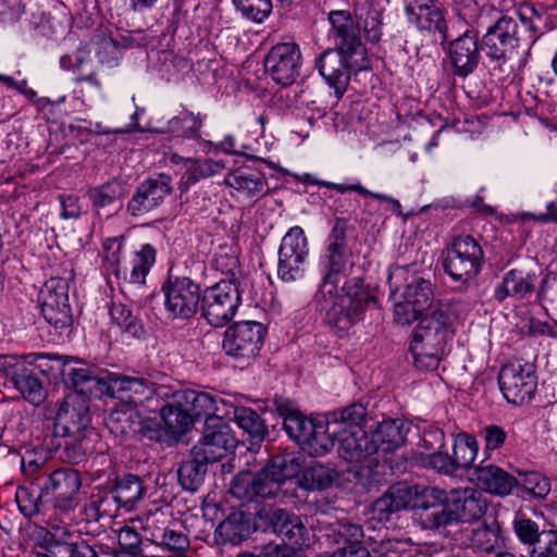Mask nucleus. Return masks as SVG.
I'll use <instances>...</instances> for the list:
<instances>
[{
    "label": "nucleus",
    "mask_w": 557,
    "mask_h": 557,
    "mask_svg": "<svg viewBox=\"0 0 557 557\" xmlns=\"http://www.w3.org/2000/svg\"><path fill=\"white\" fill-rule=\"evenodd\" d=\"M535 282L534 273L517 269L510 270L495 288L494 297L500 302L507 297L523 298L533 290Z\"/></svg>",
    "instance_id": "obj_37"
},
{
    "label": "nucleus",
    "mask_w": 557,
    "mask_h": 557,
    "mask_svg": "<svg viewBox=\"0 0 557 557\" xmlns=\"http://www.w3.org/2000/svg\"><path fill=\"white\" fill-rule=\"evenodd\" d=\"M15 499L21 513L26 518H33L41 512V507L46 503L41 496V486L39 494H35L29 488L20 486L16 490Z\"/></svg>",
    "instance_id": "obj_57"
},
{
    "label": "nucleus",
    "mask_w": 557,
    "mask_h": 557,
    "mask_svg": "<svg viewBox=\"0 0 557 557\" xmlns=\"http://www.w3.org/2000/svg\"><path fill=\"white\" fill-rule=\"evenodd\" d=\"M481 42L478 34L467 29L448 45V55L454 72L459 77H467L478 67L481 59Z\"/></svg>",
    "instance_id": "obj_25"
},
{
    "label": "nucleus",
    "mask_w": 557,
    "mask_h": 557,
    "mask_svg": "<svg viewBox=\"0 0 557 557\" xmlns=\"http://www.w3.org/2000/svg\"><path fill=\"white\" fill-rule=\"evenodd\" d=\"M225 168L223 161H215L212 159L191 158L185 161V171L178 182V189L181 193H186L191 186L201 180L211 177L221 173Z\"/></svg>",
    "instance_id": "obj_40"
},
{
    "label": "nucleus",
    "mask_w": 557,
    "mask_h": 557,
    "mask_svg": "<svg viewBox=\"0 0 557 557\" xmlns=\"http://www.w3.org/2000/svg\"><path fill=\"white\" fill-rule=\"evenodd\" d=\"M138 414L133 407L112 409L106 418V424L115 436H125L137 432Z\"/></svg>",
    "instance_id": "obj_49"
},
{
    "label": "nucleus",
    "mask_w": 557,
    "mask_h": 557,
    "mask_svg": "<svg viewBox=\"0 0 557 557\" xmlns=\"http://www.w3.org/2000/svg\"><path fill=\"white\" fill-rule=\"evenodd\" d=\"M172 191V177L170 175L160 173L148 177L136 187L127 202L126 211L134 218L146 215L160 207Z\"/></svg>",
    "instance_id": "obj_19"
},
{
    "label": "nucleus",
    "mask_w": 557,
    "mask_h": 557,
    "mask_svg": "<svg viewBox=\"0 0 557 557\" xmlns=\"http://www.w3.org/2000/svg\"><path fill=\"white\" fill-rule=\"evenodd\" d=\"M106 394L132 407L143 405L153 396L161 399L168 398L170 387L156 384L143 376H121L110 373Z\"/></svg>",
    "instance_id": "obj_14"
},
{
    "label": "nucleus",
    "mask_w": 557,
    "mask_h": 557,
    "mask_svg": "<svg viewBox=\"0 0 557 557\" xmlns=\"http://www.w3.org/2000/svg\"><path fill=\"white\" fill-rule=\"evenodd\" d=\"M178 399H182L183 405L188 409L193 423L201 418L208 421L209 418L219 417L215 413L218 411L216 400L209 393L194 389L178 391Z\"/></svg>",
    "instance_id": "obj_42"
},
{
    "label": "nucleus",
    "mask_w": 557,
    "mask_h": 557,
    "mask_svg": "<svg viewBox=\"0 0 557 557\" xmlns=\"http://www.w3.org/2000/svg\"><path fill=\"white\" fill-rule=\"evenodd\" d=\"M265 335L267 327L260 322H235L224 332L222 350L235 361L249 364L259 355Z\"/></svg>",
    "instance_id": "obj_8"
},
{
    "label": "nucleus",
    "mask_w": 557,
    "mask_h": 557,
    "mask_svg": "<svg viewBox=\"0 0 557 557\" xmlns=\"http://www.w3.org/2000/svg\"><path fill=\"white\" fill-rule=\"evenodd\" d=\"M302 468V460L295 454L273 456L258 472H240L231 482L230 492L243 502L255 498L274 499L283 504L302 503L295 476Z\"/></svg>",
    "instance_id": "obj_2"
},
{
    "label": "nucleus",
    "mask_w": 557,
    "mask_h": 557,
    "mask_svg": "<svg viewBox=\"0 0 557 557\" xmlns=\"http://www.w3.org/2000/svg\"><path fill=\"white\" fill-rule=\"evenodd\" d=\"M92 48L101 64L117 65V61L121 58V47L117 41L112 38H101L92 45Z\"/></svg>",
    "instance_id": "obj_60"
},
{
    "label": "nucleus",
    "mask_w": 557,
    "mask_h": 557,
    "mask_svg": "<svg viewBox=\"0 0 557 557\" xmlns=\"http://www.w3.org/2000/svg\"><path fill=\"white\" fill-rule=\"evenodd\" d=\"M40 549L34 557H100L97 546L85 540L73 542L49 532L44 536Z\"/></svg>",
    "instance_id": "obj_29"
},
{
    "label": "nucleus",
    "mask_w": 557,
    "mask_h": 557,
    "mask_svg": "<svg viewBox=\"0 0 557 557\" xmlns=\"http://www.w3.org/2000/svg\"><path fill=\"white\" fill-rule=\"evenodd\" d=\"M472 480L481 490L498 496L509 495L517 485V478L500 467L484 461L475 467Z\"/></svg>",
    "instance_id": "obj_30"
},
{
    "label": "nucleus",
    "mask_w": 557,
    "mask_h": 557,
    "mask_svg": "<svg viewBox=\"0 0 557 557\" xmlns=\"http://www.w3.org/2000/svg\"><path fill=\"white\" fill-rule=\"evenodd\" d=\"M300 50L295 42L277 44L268 53L264 67L272 79L282 86H288L299 75Z\"/></svg>",
    "instance_id": "obj_21"
},
{
    "label": "nucleus",
    "mask_w": 557,
    "mask_h": 557,
    "mask_svg": "<svg viewBox=\"0 0 557 557\" xmlns=\"http://www.w3.org/2000/svg\"><path fill=\"white\" fill-rule=\"evenodd\" d=\"M515 487H520L522 498L537 502L545 499L552 490L549 479L536 471L519 472Z\"/></svg>",
    "instance_id": "obj_45"
},
{
    "label": "nucleus",
    "mask_w": 557,
    "mask_h": 557,
    "mask_svg": "<svg viewBox=\"0 0 557 557\" xmlns=\"http://www.w3.org/2000/svg\"><path fill=\"white\" fill-rule=\"evenodd\" d=\"M236 444L230 425L221 417H213L205 421L203 436L193 448L196 455H202L210 462H215L231 453Z\"/></svg>",
    "instance_id": "obj_20"
},
{
    "label": "nucleus",
    "mask_w": 557,
    "mask_h": 557,
    "mask_svg": "<svg viewBox=\"0 0 557 557\" xmlns=\"http://www.w3.org/2000/svg\"><path fill=\"white\" fill-rule=\"evenodd\" d=\"M329 21L336 48L324 50L315 60V67L334 89L336 98L341 99L349 84L351 71L367 67V52L349 11H331Z\"/></svg>",
    "instance_id": "obj_1"
},
{
    "label": "nucleus",
    "mask_w": 557,
    "mask_h": 557,
    "mask_svg": "<svg viewBox=\"0 0 557 557\" xmlns=\"http://www.w3.org/2000/svg\"><path fill=\"white\" fill-rule=\"evenodd\" d=\"M451 337L450 319L445 309L440 307L423 315L409 345L414 366L426 371L437 369Z\"/></svg>",
    "instance_id": "obj_6"
},
{
    "label": "nucleus",
    "mask_w": 557,
    "mask_h": 557,
    "mask_svg": "<svg viewBox=\"0 0 557 557\" xmlns=\"http://www.w3.org/2000/svg\"><path fill=\"white\" fill-rule=\"evenodd\" d=\"M112 322L121 330L122 333L133 338L145 337L147 331L138 312H134L132 308L122 302H112L110 308Z\"/></svg>",
    "instance_id": "obj_44"
},
{
    "label": "nucleus",
    "mask_w": 557,
    "mask_h": 557,
    "mask_svg": "<svg viewBox=\"0 0 557 557\" xmlns=\"http://www.w3.org/2000/svg\"><path fill=\"white\" fill-rule=\"evenodd\" d=\"M90 400L81 394H69L59 404L52 419V430L45 437L48 449L61 459L79 463L94 451Z\"/></svg>",
    "instance_id": "obj_3"
},
{
    "label": "nucleus",
    "mask_w": 557,
    "mask_h": 557,
    "mask_svg": "<svg viewBox=\"0 0 557 557\" xmlns=\"http://www.w3.org/2000/svg\"><path fill=\"white\" fill-rule=\"evenodd\" d=\"M82 478L77 470L62 467L47 473L41 484V496L60 512H67L78 504Z\"/></svg>",
    "instance_id": "obj_13"
},
{
    "label": "nucleus",
    "mask_w": 557,
    "mask_h": 557,
    "mask_svg": "<svg viewBox=\"0 0 557 557\" xmlns=\"http://www.w3.org/2000/svg\"><path fill=\"white\" fill-rule=\"evenodd\" d=\"M201 125L202 121L199 115H195L191 112H184L178 116L172 117L168 123V127L160 132L177 133L180 136L186 138H199Z\"/></svg>",
    "instance_id": "obj_52"
},
{
    "label": "nucleus",
    "mask_w": 557,
    "mask_h": 557,
    "mask_svg": "<svg viewBox=\"0 0 557 557\" xmlns=\"http://www.w3.org/2000/svg\"><path fill=\"white\" fill-rule=\"evenodd\" d=\"M424 462L442 474L453 475L457 472L451 456L441 450L428 455Z\"/></svg>",
    "instance_id": "obj_63"
},
{
    "label": "nucleus",
    "mask_w": 557,
    "mask_h": 557,
    "mask_svg": "<svg viewBox=\"0 0 557 557\" xmlns=\"http://www.w3.org/2000/svg\"><path fill=\"white\" fill-rule=\"evenodd\" d=\"M224 183L247 198L260 197L267 193L268 188L265 177L260 172L248 169H237L228 173Z\"/></svg>",
    "instance_id": "obj_38"
},
{
    "label": "nucleus",
    "mask_w": 557,
    "mask_h": 557,
    "mask_svg": "<svg viewBox=\"0 0 557 557\" xmlns=\"http://www.w3.org/2000/svg\"><path fill=\"white\" fill-rule=\"evenodd\" d=\"M338 434L339 429L330 418H326V421H318L301 449L312 457L325 456L333 449Z\"/></svg>",
    "instance_id": "obj_35"
},
{
    "label": "nucleus",
    "mask_w": 557,
    "mask_h": 557,
    "mask_svg": "<svg viewBox=\"0 0 557 557\" xmlns=\"http://www.w3.org/2000/svg\"><path fill=\"white\" fill-rule=\"evenodd\" d=\"M240 305L237 284L231 280H222L201 294V315L207 322L219 327L233 319Z\"/></svg>",
    "instance_id": "obj_10"
},
{
    "label": "nucleus",
    "mask_w": 557,
    "mask_h": 557,
    "mask_svg": "<svg viewBox=\"0 0 557 557\" xmlns=\"http://www.w3.org/2000/svg\"><path fill=\"white\" fill-rule=\"evenodd\" d=\"M235 9L240 15L253 23H262L265 21L272 10V0H232Z\"/></svg>",
    "instance_id": "obj_54"
},
{
    "label": "nucleus",
    "mask_w": 557,
    "mask_h": 557,
    "mask_svg": "<svg viewBox=\"0 0 557 557\" xmlns=\"http://www.w3.org/2000/svg\"><path fill=\"white\" fill-rule=\"evenodd\" d=\"M153 544L170 552H181L187 550L190 542L188 536L178 529L177 522L174 521V523L158 539V542H154Z\"/></svg>",
    "instance_id": "obj_58"
},
{
    "label": "nucleus",
    "mask_w": 557,
    "mask_h": 557,
    "mask_svg": "<svg viewBox=\"0 0 557 557\" xmlns=\"http://www.w3.org/2000/svg\"><path fill=\"white\" fill-rule=\"evenodd\" d=\"M21 471L30 484H35L40 479L45 481L47 473H50L45 461H39L29 453L21 458Z\"/></svg>",
    "instance_id": "obj_61"
},
{
    "label": "nucleus",
    "mask_w": 557,
    "mask_h": 557,
    "mask_svg": "<svg viewBox=\"0 0 557 557\" xmlns=\"http://www.w3.org/2000/svg\"><path fill=\"white\" fill-rule=\"evenodd\" d=\"M470 544L475 550L487 554L502 548L503 536L498 521L493 517L485 518L482 524L472 530Z\"/></svg>",
    "instance_id": "obj_41"
},
{
    "label": "nucleus",
    "mask_w": 557,
    "mask_h": 557,
    "mask_svg": "<svg viewBox=\"0 0 557 557\" xmlns=\"http://www.w3.org/2000/svg\"><path fill=\"white\" fill-rule=\"evenodd\" d=\"M518 44V23L512 17L504 15L488 27L482 37L481 48L491 61L493 70L500 71Z\"/></svg>",
    "instance_id": "obj_16"
},
{
    "label": "nucleus",
    "mask_w": 557,
    "mask_h": 557,
    "mask_svg": "<svg viewBox=\"0 0 557 557\" xmlns=\"http://www.w3.org/2000/svg\"><path fill=\"white\" fill-rule=\"evenodd\" d=\"M317 423L318 421L307 418L299 411L296 416L286 418L283 425L287 435L301 447Z\"/></svg>",
    "instance_id": "obj_56"
},
{
    "label": "nucleus",
    "mask_w": 557,
    "mask_h": 557,
    "mask_svg": "<svg viewBox=\"0 0 557 557\" xmlns=\"http://www.w3.org/2000/svg\"><path fill=\"white\" fill-rule=\"evenodd\" d=\"M156 261V249L150 244L141 246L140 250L135 253L133 260V269L131 271V283L141 285L146 281V276Z\"/></svg>",
    "instance_id": "obj_55"
},
{
    "label": "nucleus",
    "mask_w": 557,
    "mask_h": 557,
    "mask_svg": "<svg viewBox=\"0 0 557 557\" xmlns=\"http://www.w3.org/2000/svg\"><path fill=\"white\" fill-rule=\"evenodd\" d=\"M478 450L479 444L474 436L459 433L455 438L451 455L457 471L469 469L478 455Z\"/></svg>",
    "instance_id": "obj_48"
},
{
    "label": "nucleus",
    "mask_w": 557,
    "mask_h": 557,
    "mask_svg": "<svg viewBox=\"0 0 557 557\" xmlns=\"http://www.w3.org/2000/svg\"><path fill=\"white\" fill-rule=\"evenodd\" d=\"M408 508L419 511L422 529L440 531L447 528L448 498L438 487L397 483L372 504L373 516L380 521H388L394 513Z\"/></svg>",
    "instance_id": "obj_4"
},
{
    "label": "nucleus",
    "mask_w": 557,
    "mask_h": 557,
    "mask_svg": "<svg viewBox=\"0 0 557 557\" xmlns=\"http://www.w3.org/2000/svg\"><path fill=\"white\" fill-rule=\"evenodd\" d=\"M234 421L252 440L263 441L268 435V428L260 414L248 407H237L234 410Z\"/></svg>",
    "instance_id": "obj_47"
},
{
    "label": "nucleus",
    "mask_w": 557,
    "mask_h": 557,
    "mask_svg": "<svg viewBox=\"0 0 557 557\" xmlns=\"http://www.w3.org/2000/svg\"><path fill=\"white\" fill-rule=\"evenodd\" d=\"M349 256L345 221L337 219L327 237L325 252L320 258L322 272L320 288L336 289L341 277L346 275Z\"/></svg>",
    "instance_id": "obj_12"
},
{
    "label": "nucleus",
    "mask_w": 557,
    "mask_h": 557,
    "mask_svg": "<svg viewBox=\"0 0 557 557\" xmlns=\"http://www.w3.org/2000/svg\"><path fill=\"white\" fill-rule=\"evenodd\" d=\"M258 516L273 533L277 534L290 545L306 544L308 529L301 518L283 508H263Z\"/></svg>",
    "instance_id": "obj_24"
},
{
    "label": "nucleus",
    "mask_w": 557,
    "mask_h": 557,
    "mask_svg": "<svg viewBox=\"0 0 557 557\" xmlns=\"http://www.w3.org/2000/svg\"><path fill=\"white\" fill-rule=\"evenodd\" d=\"M11 382L24 399L32 405L39 406L46 399V389L32 364L27 366L25 361L20 363L17 371L13 372Z\"/></svg>",
    "instance_id": "obj_36"
},
{
    "label": "nucleus",
    "mask_w": 557,
    "mask_h": 557,
    "mask_svg": "<svg viewBox=\"0 0 557 557\" xmlns=\"http://www.w3.org/2000/svg\"><path fill=\"white\" fill-rule=\"evenodd\" d=\"M210 461L202 455H196L195 449L190 450L189 456L184 459L177 469V479L180 485L188 492H196L203 484L207 474V468Z\"/></svg>",
    "instance_id": "obj_39"
},
{
    "label": "nucleus",
    "mask_w": 557,
    "mask_h": 557,
    "mask_svg": "<svg viewBox=\"0 0 557 557\" xmlns=\"http://www.w3.org/2000/svg\"><path fill=\"white\" fill-rule=\"evenodd\" d=\"M498 383L504 397L511 404L530 401L536 391L537 376L534 364L512 361L502 367Z\"/></svg>",
    "instance_id": "obj_15"
},
{
    "label": "nucleus",
    "mask_w": 557,
    "mask_h": 557,
    "mask_svg": "<svg viewBox=\"0 0 557 557\" xmlns=\"http://www.w3.org/2000/svg\"><path fill=\"white\" fill-rule=\"evenodd\" d=\"M175 520H173L171 511L158 508L149 511L145 518L143 529L151 543L158 542L162 533L168 530Z\"/></svg>",
    "instance_id": "obj_53"
},
{
    "label": "nucleus",
    "mask_w": 557,
    "mask_h": 557,
    "mask_svg": "<svg viewBox=\"0 0 557 557\" xmlns=\"http://www.w3.org/2000/svg\"><path fill=\"white\" fill-rule=\"evenodd\" d=\"M403 298L423 312L426 311L434 299L431 282L423 277H413L411 282L407 283Z\"/></svg>",
    "instance_id": "obj_50"
},
{
    "label": "nucleus",
    "mask_w": 557,
    "mask_h": 557,
    "mask_svg": "<svg viewBox=\"0 0 557 557\" xmlns=\"http://www.w3.org/2000/svg\"><path fill=\"white\" fill-rule=\"evenodd\" d=\"M54 368L65 386L75 391L73 394L100 397L107 392L110 373L102 374L81 359L57 358Z\"/></svg>",
    "instance_id": "obj_11"
},
{
    "label": "nucleus",
    "mask_w": 557,
    "mask_h": 557,
    "mask_svg": "<svg viewBox=\"0 0 557 557\" xmlns=\"http://www.w3.org/2000/svg\"><path fill=\"white\" fill-rule=\"evenodd\" d=\"M308 252V240L304 230L300 226L289 228L282 238L278 249L277 276L284 282L299 278Z\"/></svg>",
    "instance_id": "obj_18"
},
{
    "label": "nucleus",
    "mask_w": 557,
    "mask_h": 557,
    "mask_svg": "<svg viewBox=\"0 0 557 557\" xmlns=\"http://www.w3.org/2000/svg\"><path fill=\"white\" fill-rule=\"evenodd\" d=\"M41 313L57 330L72 325L73 317L69 300V283L61 277L48 280L39 293Z\"/></svg>",
    "instance_id": "obj_17"
},
{
    "label": "nucleus",
    "mask_w": 557,
    "mask_h": 557,
    "mask_svg": "<svg viewBox=\"0 0 557 557\" xmlns=\"http://www.w3.org/2000/svg\"><path fill=\"white\" fill-rule=\"evenodd\" d=\"M354 14L359 27H362L366 38L371 42L380 41L382 37L381 12L370 5L356 3Z\"/></svg>",
    "instance_id": "obj_46"
},
{
    "label": "nucleus",
    "mask_w": 557,
    "mask_h": 557,
    "mask_svg": "<svg viewBox=\"0 0 557 557\" xmlns=\"http://www.w3.org/2000/svg\"><path fill=\"white\" fill-rule=\"evenodd\" d=\"M530 557H557V530H542V536L529 550Z\"/></svg>",
    "instance_id": "obj_62"
},
{
    "label": "nucleus",
    "mask_w": 557,
    "mask_h": 557,
    "mask_svg": "<svg viewBox=\"0 0 557 557\" xmlns=\"http://www.w3.org/2000/svg\"><path fill=\"white\" fill-rule=\"evenodd\" d=\"M338 456L350 463H363L376 454V446L363 428H355V431L339 430Z\"/></svg>",
    "instance_id": "obj_27"
},
{
    "label": "nucleus",
    "mask_w": 557,
    "mask_h": 557,
    "mask_svg": "<svg viewBox=\"0 0 557 557\" xmlns=\"http://www.w3.org/2000/svg\"><path fill=\"white\" fill-rule=\"evenodd\" d=\"M250 513L234 510L215 529L214 535L223 544H239L251 533Z\"/></svg>",
    "instance_id": "obj_34"
},
{
    "label": "nucleus",
    "mask_w": 557,
    "mask_h": 557,
    "mask_svg": "<svg viewBox=\"0 0 557 557\" xmlns=\"http://www.w3.org/2000/svg\"><path fill=\"white\" fill-rule=\"evenodd\" d=\"M513 529L518 539L530 549L535 545V541L537 542L542 536V530H540L537 523L523 516L515 518Z\"/></svg>",
    "instance_id": "obj_59"
},
{
    "label": "nucleus",
    "mask_w": 557,
    "mask_h": 557,
    "mask_svg": "<svg viewBox=\"0 0 557 557\" xmlns=\"http://www.w3.org/2000/svg\"><path fill=\"white\" fill-rule=\"evenodd\" d=\"M126 194V184L117 178L90 187L86 193L96 212L101 214V211H103L108 218L122 209Z\"/></svg>",
    "instance_id": "obj_28"
},
{
    "label": "nucleus",
    "mask_w": 557,
    "mask_h": 557,
    "mask_svg": "<svg viewBox=\"0 0 557 557\" xmlns=\"http://www.w3.org/2000/svg\"><path fill=\"white\" fill-rule=\"evenodd\" d=\"M337 553L342 557H383L377 550L370 552L364 545L362 527L348 520L337 522Z\"/></svg>",
    "instance_id": "obj_31"
},
{
    "label": "nucleus",
    "mask_w": 557,
    "mask_h": 557,
    "mask_svg": "<svg viewBox=\"0 0 557 557\" xmlns=\"http://www.w3.org/2000/svg\"><path fill=\"white\" fill-rule=\"evenodd\" d=\"M484 251L470 235L456 237L445 251L443 269L455 282L469 284L482 271Z\"/></svg>",
    "instance_id": "obj_7"
},
{
    "label": "nucleus",
    "mask_w": 557,
    "mask_h": 557,
    "mask_svg": "<svg viewBox=\"0 0 557 557\" xmlns=\"http://www.w3.org/2000/svg\"><path fill=\"white\" fill-rule=\"evenodd\" d=\"M161 290L169 318L188 320L197 313L202 293L200 285L190 277L169 274Z\"/></svg>",
    "instance_id": "obj_9"
},
{
    "label": "nucleus",
    "mask_w": 557,
    "mask_h": 557,
    "mask_svg": "<svg viewBox=\"0 0 557 557\" xmlns=\"http://www.w3.org/2000/svg\"><path fill=\"white\" fill-rule=\"evenodd\" d=\"M366 417V407L359 403H354L339 411L332 412L327 418L339 430L355 431V428H362Z\"/></svg>",
    "instance_id": "obj_51"
},
{
    "label": "nucleus",
    "mask_w": 557,
    "mask_h": 557,
    "mask_svg": "<svg viewBox=\"0 0 557 557\" xmlns=\"http://www.w3.org/2000/svg\"><path fill=\"white\" fill-rule=\"evenodd\" d=\"M481 434L484 438L485 451L498 449L506 441L507 433L498 425L491 424L485 426Z\"/></svg>",
    "instance_id": "obj_64"
},
{
    "label": "nucleus",
    "mask_w": 557,
    "mask_h": 557,
    "mask_svg": "<svg viewBox=\"0 0 557 557\" xmlns=\"http://www.w3.org/2000/svg\"><path fill=\"white\" fill-rule=\"evenodd\" d=\"M336 478L335 469L323 463H313L304 469L301 478L295 481L298 482V494L302 495L305 499L306 491H322L330 487Z\"/></svg>",
    "instance_id": "obj_43"
},
{
    "label": "nucleus",
    "mask_w": 557,
    "mask_h": 557,
    "mask_svg": "<svg viewBox=\"0 0 557 557\" xmlns=\"http://www.w3.org/2000/svg\"><path fill=\"white\" fill-rule=\"evenodd\" d=\"M146 487L143 480L132 473H126L115 478L112 487L107 496L101 498L98 504V510L102 509L103 513L110 515L107 504L113 500L119 507L131 510L134 506L144 498Z\"/></svg>",
    "instance_id": "obj_26"
},
{
    "label": "nucleus",
    "mask_w": 557,
    "mask_h": 557,
    "mask_svg": "<svg viewBox=\"0 0 557 557\" xmlns=\"http://www.w3.org/2000/svg\"><path fill=\"white\" fill-rule=\"evenodd\" d=\"M405 12L419 30L438 34L442 44L448 39L445 12L432 0H406Z\"/></svg>",
    "instance_id": "obj_23"
},
{
    "label": "nucleus",
    "mask_w": 557,
    "mask_h": 557,
    "mask_svg": "<svg viewBox=\"0 0 557 557\" xmlns=\"http://www.w3.org/2000/svg\"><path fill=\"white\" fill-rule=\"evenodd\" d=\"M375 297L363 286L360 277L345 282L341 293L337 288H319L312 306L324 314L325 322L337 332H346L363 318V313Z\"/></svg>",
    "instance_id": "obj_5"
},
{
    "label": "nucleus",
    "mask_w": 557,
    "mask_h": 557,
    "mask_svg": "<svg viewBox=\"0 0 557 557\" xmlns=\"http://www.w3.org/2000/svg\"><path fill=\"white\" fill-rule=\"evenodd\" d=\"M486 509L487 502L481 492L472 488L453 491L448 498L447 527L478 521L485 515Z\"/></svg>",
    "instance_id": "obj_22"
},
{
    "label": "nucleus",
    "mask_w": 557,
    "mask_h": 557,
    "mask_svg": "<svg viewBox=\"0 0 557 557\" xmlns=\"http://www.w3.org/2000/svg\"><path fill=\"white\" fill-rule=\"evenodd\" d=\"M408 428L401 419H386L377 423L371 432L372 443L376 446V453L394 451L404 445Z\"/></svg>",
    "instance_id": "obj_32"
},
{
    "label": "nucleus",
    "mask_w": 557,
    "mask_h": 557,
    "mask_svg": "<svg viewBox=\"0 0 557 557\" xmlns=\"http://www.w3.org/2000/svg\"><path fill=\"white\" fill-rule=\"evenodd\" d=\"M166 399V403L160 408L161 421L169 432L182 435L194 424L188 409L183 405V400L178 399V391L172 392L170 388Z\"/></svg>",
    "instance_id": "obj_33"
}]
</instances>
